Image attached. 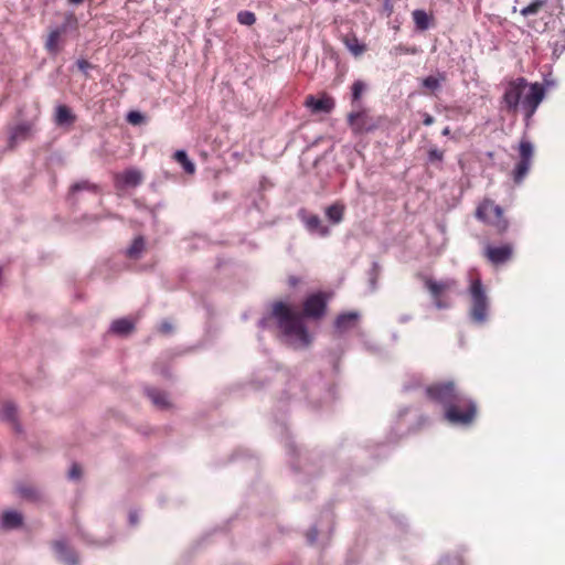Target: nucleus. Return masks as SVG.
<instances>
[{"label": "nucleus", "instance_id": "obj_43", "mask_svg": "<svg viewBox=\"0 0 565 565\" xmlns=\"http://www.w3.org/2000/svg\"><path fill=\"white\" fill-rule=\"evenodd\" d=\"M160 331L162 333H169L172 331V326L169 322H162L160 326Z\"/></svg>", "mask_w": 565, "mask_h": 565}, {"label": "nucleus", "instance_id": "obj_22", "mask_svg": "<svg viewBox=\"0 0 565 565\" xmlns=\"http://www.w3.org/2000/svg\"><path fill=\"white\" fill-rule=\"evenodd\" d=\"M413 20L416 25V28L419 31H426L430 26V20L433 19L430 15L427 14L424 10H415L413 11Z\"/></svg>", "mask_w": 565, "mask_h": 565}, {"label": "nucleus", "instance_id": "obj_15", "mask_svg": "<svg viewBox=\"0 0 565 565\" xmlns=\"http://www.w3.org/2000/svg\"><path fill=\"white\" fill-rule=\"evenodd\" d=\"M77 117L72 109L66 105H58L54 113V122L58 127H71L76 121Z\"/></svg>", "mask_w": 565, "mask_h": 565}, {"label": "nucleus", "instance_id": "obj_34", "mask_svg": "<svg viewBox=\"0 0 565 565\" xmlns=\"http://www.w3.org/2000/svg\"><path fill=\"white\" fill-rule=\"evenodd\" d=\"M237 21L243 25H253L256 22V15L252 11H239L237 13Z\"/></svg>", "mask_w": 565, "mask_h": 565}, {"label": "nucleus", "instance_id": "obj_10", "mask_svg": "<svg viewBox=\"0 0 565 565\" xmlns=\"http://www.w3.org/2000/svg\"><path fill=\"white\" fill-rule=\"evenodd\" d=\"M327 296L323 292L308 296L302 305V317L310 319L322 318L327 309Z\"/></svg>", "mask_w": 565, "mask_h": 565}, {"label": "nucleus", "instance_id": "obj_16", "mask_svg": "<svg viewBox=\"0 0 565 565\" xmlns=\"http://www.w3.org/2000/svg\"><path fill=\"white\" fill-rule=\"evenodd\" d=\"M447 81V75L444 72H439L435 76H427L422 81V86L427 89L424 94H435L441 87V84Z\"/></svg>", "mask_w": 565, "mask_h": 565}, {"label": "nucleus", "instance_id": "obj_48", "mask_svg": "<svg viewBox=\"0 0 565 565\" xmlns=\"http://www.w3.org/2000/svg\"><path fill=\"white\" fill-rule=\"evenodd\" d=\"M130 520L131 522H135L136 521V518H134L132 515L130 516Z\"/></svg>", "mask_w": 565, "mask_h": 565}, {"label": "nucleus", "instance_id": "obj_6", "mask_svg": "<svg viewBox=\"0 0 565 565\" xmlns=\"http://www.w3.org/2000/svg\"><path fill=\"white\" fill-rule=\"evenodd\" d=\"M424 286L430 294L434 305L437 309H446L449 307V302L446 301L443 296L446 291L455 288L457 286V280L452 278H448L445 280H435L431 277L424 276L423 277Z\"/></svg>", "mask_w": 565, "mask_h": 565}, {"label": "nucleus", "instance_id": "obj_44", "mask_svg": "<svg viewBox=\"0 0 565 565\" xmlns=\"http://www.w3.org/2000/svg\"><path fill=\"white\" fill-rule=\"evenodd\" d=\"M449 406H455L459 414H465V407L458 401H454Z\"/></svg>", "mask_w": 565, "mask_h": 565}, {"label": "nucleus", "instance_id": "obj_36", "mask_svg": "<svg viewBox=\"0 0 565 565\" xmlns=\"http://www.w3.org/2000/svg\"><path fill=\"white\" fill-rule=\"evenodd\" d=\"M437 565H465V563L462 556L456 554L452 556H446Z\"/></svg>", "mask_w": 565, "mask_h": 565}, {"label": "nucleus", "instance_id": "obj_4", "mask_svg": "<svg viewBox=\"0 0 565 565\" xmlns=\"http://www.w3.org/2000/svg\"><path fill=\"white\" fill-rule=\"evenodd\" d=\"M468 295L470 297L469 316L471 320L479 324L484 323L488 319L490 301L479 276L470 277Z\"/></svg>", "mask_w": 565, "mask_h": 565}, {"label": "nucleus", "instance_id": "obj_42", "mask_svg": "<svg viewBox=\"0 0 565 565\" xmlns=\"http://www.w3.org/2000/svg\"><path fill=\"white\" fill-rule=\"evenodd\" d=\"M77 66L81 71L85 72L87 68H89L92 65L88 61L86 60H78L77 61Z\"/></svg>", "mask_w": 565, "mask_h": 565}, {"label": "nucleus", "instance_id": "obj_7", "mask_svg": "<svg viewBox=\"0 0 565 565\" xmlns=\"http://www.w3.org/2000/svg\"><path fill=\"white\" fill-rule=\"evenodd\" d=\"M348 125L352 132L362 135L371 132L379 127V120L373 118L365 108H359L348 114Z\"/></svg>", "mask_w": 565, "mask_h": 565}, {"label": "nucleus", "instance_id": "obj_1", "mask_svg": "<svg viewBox=\"0 0 565 565\" xmlns=\"http://www.w3.org/2000/svg\"><path fill=\"white\" fill-rule=\"evenodd\" d=\"M427 397L441 404L445 418L454 425L468 426L477 417V404L454 381H438L426 387Z\"/></svg>", "mask_w": 565, "mask_h": 565}, {"label": "nucleus", "instance_id": "obj_39", "mask_svg": "<svg viewBox=\"0 0 565 565\" xmlns=\"http://www.w3.org/2000/svg\"><path fill=\"white\" fill-rule=\"evenodd\" d=\"M383 12L386 14V17H391L394 12V6L391 0L383 1Z\"/></svg>", "mask_w": 565, "mask_h": 565}, {"label": "nucleus", "instance_id": "obj_20", "mask_svg": "<svg viewBox=\"0 0 565 565\" xmlns=\"http://www.w3.org/2000/svg\"><path fill=\"white\" fill-rule=\"evenodd\" d=\"M305 223L310 232L318 233L320 236H328L330 233L329 227L322 224L318 215H309Z\"/></svg>", "mask_w": 565, "mask_h": 565}, {"label": "nucleus", "instance_id": "obj_35", "mask_svg": "<svg viewBox=\"0 0 565 565\" xmlns=\"http://www.w3.org/2000/svg\"><path fill=\"white\" fill-rule=\"evenodd\" d=\"M428 162L431 164L441 163L444 161L445 152L436 147H431L427 153Z\"/></svg>", "mask_w": 565, "mask_h": 565}, {"label": "nucleus", "instance_id": "obj_33", "mask_svg": "<svg viewBox=\"0 0 565 565\" xmlns=\"http://www.w3.org/2000/svg\"><path fill=\"white\" fill-rule=\"evenodd\" d=\"M419 52L417 46H408L405 44H398L393 47L392 53L398 55H415Z\"/></svg>", "mask_w": 565, "mask_h": 565}, {"label": "nucleus", "instance_id": "obj_19", "mask_svg": "<svg viewBox=\"0 0 565 565\" xmlns=\"http://www.w3.org/2000/svg\"><path fill=\"white\" fill-rule=\"evenodd\" d=\"M345 47L354 55L360 56L366 51V45L360 43L355 34H348L343 38Z\"/></svg>", "mask_w": 565, "mask_h": 565}, {"label": "nucleus", "instance_id": "obj_45", "mask_svg": "<svg viewBox=\"0 0 565 565\" xmlns=\"http://www.w3.org/2000/svg\"><path fill=\"white\" fill-rule=\"evenodd\" d=\"M84 0H67V2L72 6H78L83 3Z\"/></svg>", "mask_w": 565, "mask_h": 565}, {"label": "nucleus", "instance_id": "obj_28", "mask_svg": "<svg viewBox=\"0 0 565 565\" xmlns=\"http://www.w3.org/2000/svg\"><path fill=\"white\" fill-rule=\"evenodd\" d=\"M83 190L92 192L94 194H99L100 193L99 185H97L95 183H92V182H89L87 180H83V181L76 182V183H74L71 186V193H76V192L83 191Z\"/></svg>", "mask_w": 565, "mask_h": 565}, {"label": "nucleus", "instance_id": "obj_8", "mask_svg": "<svg viewBox=\"0 0 565 565\" xmlns=\"http://www.w3.org/2000/svg\"><path fill=\"white\" fill-rule=\"evenodd\" d=\"M519 162L515 164L512 171V177L516 184H520L524 180L531 168L532 159L534 156V148L529 140H521L519 145Z\"/></svg>", "mask_w": 565, "mask_h": 565}, {"label": "nucleus", "instance_id": "obj_2", "mask_svg": "<svg viewBox=\"0 0 565 565\" xmlns=\"http://www.w3.org/2000/svg\"><path fill=\"white\" fill-rule=\"evenodd\" d=\"M544 97L545 88L541 83L529 84L524 77H518L508 83L503 102L509 111H516L521 107L529 121Z\"/></svg>", "mask_w": 565, "mask_h": 565}, {"label": "nucleus", "instance_id": "obj_37", "mask_svg": "<svg viewBox=\"0 0 565 565\" xmlns=\"http://www.w3.org/2000/svg\"><path fill=\"white\" fill-rule=\"evenodd\" d=\"M142 118H143L142 115L138 111H131L128 114V117H127L128 121L132 125L140 124L142 121Z\"/></svg>", "mask_w": 565, "mask_h": 565}, {"label": "nucleus", "instance_id": "obj_38", "mask_svg": "<svg viewBox=\"0 0 565 565\" xmlns=\"http://www.w3.org/2000/svg\"><path fill=\"white\" fill-rule=\"evenodd\" d=\"M68 476L71 479H79L82 476V469L81 466L77 463H73L71 467V470L68 472Z\"/></svg>", "mask_w": 565, "mask_h": 565}, {"label": "nucleus", "instance_id": "obj_32", "mask_svg": "<svg viewBox=\"0 0 565 565\" xmlns=\"http://www.w3.org/2000/svg\"><path fill=\"white\" fill-rule=\"evenodd\" d=\"M366 89V85L362 81H355L351 86L352 92V104L359 108V100L361 99L362 94Z\"/></svg>", "mask_w": 565, "mask_h": 565}, {"label": "nucleus", "instance_id": "obj_21", "mask_svg": "<svg viewBox=\"0 0 565 565\" xmlns=\"http://www.w3.org/2000/svg\"><path fill=\"white\" fill-rule=\"evenodd\" d=\"M30 126L26 124L18 125L12 128L9 138V147L12 149L19 140L25 139L30 134Z\"/></svg>", "mask_w": 565, "mask_h": 565}, {"label": "nucleus", "instance_id": "obj_14", "mask_svg": "<svg viewBox=\"0 0 565 565\" xmlns=\"http://www.w3.org/2000/svg\"><path fill=\"white\" fill-rule=\"evenodd\" d=\"M53 550L57 558L66 565H77L78 558L75 552L70 548L64 541H54Z\"/></svg>", "mask_w": 565, "mask_h": 565}, {"label": "nucleus", "instance_id": "obj_11", "mask_svg": "<svg viewBox=\"0 0 565 565\" xmlns=\"http://www.w3.org/2000/svg\"><path fill=\"white\" fill-rule=\"evenodd\" d=\"M514 247L511 243H505L500 246H492L488 244L484 248L483 256L489 263L494 266L502 265L513 257Z\"/></svg>", "mask_w": 565, "mask_h": 565}, {"label": "nucleus", "instance_id": "obj_3", "mask_svg": "<svg viewBox=\"0 0 565 565\" xmlns=\"http://www.w3.org/2000/svg\"><path fill=\"white\" fill-rule=\"evenodd\" d=\"M271 313L285 335L297 339L303 347L310 344V337L301 316L295 312L290 306L282 301H277L273 305Z\"/></svg>", "mask_w": 565, "mask_h": 565}, {"label": "nucleus", "instance_id": "obj_23", "mask_svg": "<svg viewBox=\"0 0 565 565\" xmlns=\"http://www.w3.org/2000/svg\"><path fill=\"white\" fill-rule=\"evenodd\" d=\"M2 418L12 424L13 428L19 431L20 426L17 422V407L13 403L7 402L2 407Z\"/></svg>", "mask_w": 565, "mask_h": 565}, {"label": "nucleus", "instance_id": "obj_25", "mask_svg": "<svg viewBox=\"0 0 565 565\" xmlns=\"http://www.w3.org/2000/svg\"><path fill=\"white\" fill-rule=\"evenodd\" d=\"M344 205L341 203H334L327 207L326 215L334 224L340 223L343 220L344 215Z\"/></svg>", "mask_w": 565, "mask_h": 565}, {"label": "nucleus", "instance_id": "obj_18", "mask_svg": "<svg viewBox=\"0 0 565 565\" xmlns=\"http://www.w3.org/2000/svg\"><path fill=\"white\" fill-rule=\"evenodd\" d=\"M146 394L158 408L168 409L171 407V403L166 392L152 387L147 388Z\"/></svg>", "mask_w": 565, "mask_h": 565}, {"label": "nucleus", "instance_id": "obj_30", "mask_svg": "<svg viewBox=\"0 0 565 565\" xmlns=\"http://www.w3.org/2000/svg\"><path fill=\"white\" fill-rule=\"evenodd\" d=\"M17 491L21 498L26 500L34 501L39 499V491L32 486L19 484Z\"/></svg>", "mask_w": 565, "mask_h": 565}, {"label": "nucleus", "instance_id": "obj_47", "mask_svg": "<svg viewBox=\"0 0 565 565\" xmlns=\"http://www.w3.org/2000/svg\"><path fill=\"white\" fill-rule=\"evenodd\" d=\"M317 534H318V533H317V531H316V530H315L312 533H310V534H309V540H310V542H313V541L316 540Z\"/></svg>", "mask_w": 565, "mask_h": 565}, {"label": "nucleus", "instance_id": "obj_17", "mask_svg": "<svg viewBox=\"0 0 565 565\" xmlns=\"http://www.w3.org/2000/svg\"><path fill=\"white\" fill-rule=\"evenodd\" d=\"M359 320V313L356 312H344L337 317L334 326L340 332L352 329Z\"/></svg>", "mask_w": 565, "mask_h": 565}, {"label": "nucleus", "instance_id": "obj_31", "mask_svg": "<svg viewBox=\"0 0 565 565\" xmlns=\"http://www.w3.org/2000/svg\"><path fill=\"white\" fill-rule=\"evenodd\" d=\"M547 0H534L529 6L521 10L523 17H530L539 13V11L546 4Z\"/></svg>", "mask_w": 565, "mask_h": 565}, {"label": "nucleus", "instance_id": "obj_27", "mask_svg": "<svg viewBox=\"0 0 565 565\" xmlns=\"http://www.w3.org/2000/svg\"><path fill=\"white\" fill-rule=\"evenodd\" d=\"M173 158L177 162H179L185 172L188 173H194L195 166L194 163L188 158V154L184 150H178L174 152Z\"/></svg>", "mask_w": 565, "mask_h": 565}, {"label": "nucleus", "instance_id": "obj_13", "mask_svg": "<svg viewBox=\"0 0 565 565\" xmlns=\"http://www.w3.org/2000/svg\"><path fill=\"white\" fill-rule=\"evenodd\" d=\"M305 106L315 114H329L334 109L335 103L334 99L327 94H322L319 98H316L313 95H308L305 100Z\"/></svg>", "mask_w": 565, "mask_h": 565}, {"label": "nucleus", "instance_id": "obj_26", "mask_svg": "<svg viewBox=\"0 0 565 565\" xmlns=\"http://www.w3.org/2000/svg\"><path fill=\"white\" fill-rule=\"evenodd\" d=\"M111 332L120 335L130 333L134 330V323L128 319H117L111 323Z\"/></svg>", "mask_w": 565, "mask_h": 565}, {"label": "nucleus", "instance_id": "obj_40", "mask_svg": "<svg viewBox=\"0 0 565 565\" xmlns=\"http://www.w3.org/2000/svg\"><path fill=\"white\" fill-rule=\"evenodd\" d=\"M300 281H301V279L294 275L289 276L287 279V284L291 288H295L296 286H298L300 284Z\"/></svg>", "mask_w": 565, "mask_h": 565}, {"label": "nucleus", "instance_id": "obj_41", "mask_svg": "<svg viewBox=\"0 0 565 565\" xmlns=\"http://www.w3.org/2000/svg\"><path fill=\"white\" fill-rule=\"evenodd\" d=\"M434 122H435V118H434L431 115H429V114H427V113H425V114L423 115V124H424L425 126H430V125H433Z\"/></svg>", "mask_w": 565, "mask_h": 565}, {"label": "nucleus", "instance_id": "obj_29", "mask_svg": "<svg viewBox=\"0 0 565 565\" xmlns=\"http://www.w3.org/2000/svg\"><path fill=\"white\" fill-rule=\"evenodd\" d=\"M145 249V239L142 236H138L134 239L130 247L127 249V255L130 258L137 259Z\"/></svg>", "mask_w": 565, "mask_h": 565}, {"label": "nucleus", "instance_id": "obj_12", "mask_svg": "<svg viewBox=\"0 0 565 565\" xmlns=\"http://www.w3.org/2000/svg\"><path fill=\"white\" fill-rule=\"evenodd\" d=\"M143 181V175L140 170L136 168L127 169L115 175V185L119 189L136 188Z\"/></svg>", "mask_w": 565, "mask_h": 565}, {"label": "nucleus", "instance_id": "obj_5", "mask_svg": "<svg viewBox=\"0 0 565 565\" xmlns=\"http://www.w3.org/2000/svg\"><path fill=\"white\" fill-rule=\"evenodd\" d=\"M477 220L494 228L499 235L504 234L509 228V221L504 216L503 209L491 199H483L476 209Z\"/></svg>", "mask_w": 565, "mask_h": 565}, {"label": "nucleus", "instance_id": "obj_46", "mask_svg": "<svg viewBox=\"0 0 565 565\" xmlns=\"http://www.w3.org/2000/svg\"><path fill=\"white\" fill-rule=\"evenodd\" d=\"M441 135H443V136H449V135H450V127H448V126H447V127H445V128L443 129V131H441Z\"/></svg>", "mask_w": 565, "mask_h": 565}, {"label": "nucleus", "instance_id": "obj_24", "mask_svg": "<svg viewBox=\"0 0 565 565\" xmlns=\"http://www.w3.org/2000/svg\"><path fill=\"white\" fill-rule=\"evenodd\" d=\"M1 524L6 529H15L22 524V515L15 511L4 512Z\"/></svg>", "mask_w": 565, "mask_h": 565}, {"label": "nucleus", "instance_id": "obj_9", "mask_svg": "<svg viewBox=\"0 0 565 565\" xmlns=\"http://www.w3.org/2000/svg\"><path fill=\"white\" fill-rule=\"evenodd\" d=\"M77 19L74 13L68 12L65 14V22L61 26L51 29L45 40V49L51 54H57L62 49V39L66 33L68 25H76Z\"/></svg>", "mask_w": 565, "mask_h": 565}]
</instances>
